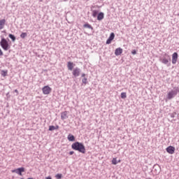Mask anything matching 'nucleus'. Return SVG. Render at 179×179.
Returning <instances> with one entry per match:
<instances>
[{"mask_svg": "<svg viewBox=\"0 0 179 179\" xmlns=\"http://www.w3.org/2000/svg\"><path fill=\"white\" fill-rule=\"evenodd\" d=\"M8 37L12 40L13 43H15V41H16V36H15V35L9 34Z\"/></svg>", "mask_w": 179, "mask_h": 179, "instance_id": "18", "label": "nucleus"}, {"mask_svg": "<svg viewBox=\"0 0 179 179\" xmlns=\"http://www.w3.org/2000/svg\"><path fill=\"white\" fill-rule=\"evenodd\" d=\"M27 36V33H26V32H22V33L20 34V38H26Z\"/></svg>", "mask_w": 179, "mask_h": 179, "instance_id": "22", "label": "nucleus"}, {"mask_svg": "<svg viewBox=\"0 0 179 179\" xmlns=\"http://www.w3.org/2000/svg\"><path fill=\"white\" fill-rule=\"evenodd\" d=\"M3 33H6V31H3Z\"/></svg>", "mask_w": 179, "mask_h": 179, "instance_id": "39", "label": "nucleus"}, {"mask_svg": "<svg viewBox=\"0 0 179 179\" xmlns=\"http://www.w3.org/2000/svg\"><path fill=\"white\" fill-rule=\"evenodd\" d=\"M175 94H178L179 93V86L173 87V90H172Z\"/></svg>", "mask_w": 179, "mask_h": 179, "instance_id": "20", "label": "nucleus"}, {"mask_svg": "<svg viewBox=\"0 0 179 179\" xmlns=\"http://www.w3.org/2000/svg\"><path fill=\"white\" fill-rule=\"evenodd\" d=\"M176 115H177V113H173L171 114V118H174V117H176Z\"/></svg>", "mask_w": 179, "mask_h": 179, "instance_id": "28", "label": "nucleus"}, {"mask_svg": "<svg viewBox=\"0 0 179 179\" xmlns=\"http://www.w3.org/2000/svg\"><path fill=\"white\" fill-rule=\"evenodd\" d=\"M75 66V64L71 62H67V68L69 71H73V67Z\"/></svg>", "mask_w": 179, "mask_h": 179, "instance_id": "12", "label": "nucleus"}, {"mask_svg": "<svg viewBox=\"0 0 179 179\" xmlns=\"http://www.w3.org/2000/svg\"><path fill=\"white\" fill-rule=\"evenodd\" d=\"M45 179H52V178H51V176H48L45 178Z\"/></svg>", "mask_w": 179, "mask_h": 179, "instance_id": "36", "label": "nucleus"}, {"mask_svg": "<svg viewBox=\"0 0 179 179\" xmlns=\"http://www.w3.org/2000/svg\"><path fill=\"white\" fill-rule=\"evenodd\" d=\"M178 16H179V14H178Z\"/></svg>", "mask_w": 179, "mask_h": 179, "instance_id": "41", "label": "nucleus"}, {"mask_svg": "<svg viewBox=\"0 0 179 179\" xmlns=\"http://www.w3.org/2000/svg\"><path fill=\"white\" fill-rule=\"evenodd\" d=\"M176 92H173L172 90L171 92H169L168 93V95H167V99L168 100H171V99H173L174 97H176Z\"/></svg>", "mask_w": 179, "mask_h": 179, "instance_id": "10", "label": "nucleus"}, {"mask_svg": "<svg viewBox=\"0 0 179 179\" xmlns=\"http://www.w3.org/2000/svg\"><path fill=\"white\" fill-rule=\"evenodd\" d=\"M82 82L84 85H87V78H83Z\"/></svg>", "mask_w": 179, "mask_h": 179, "instance_id": "27", "label": "nucleus"}, {"mask_svg": "<svg viewBox=\"0 0 179 179\" xmlns=\"http://www.w3.org/2000/svg\"><path fill=\"white\" fill-rule=\"evenodd\" d=\"M1 76H3V77L7 76H8V70H2L1 71Z\"/></svg>", "mask_w": 179, "mask_h": 179, "instance_id": "19", "label": "nucleus"}, {"mask_svg": "<svg viewBox=\"0 0 179 179\" xmlns=\"http://www.w3.org/2000/svg\"><path fill=\"white\" fill-rule=\"evenodd\" d=\"M68 119V111H64L61 113V120L64 121V120Z\"/></svg>", "mask_w": 179, "mask_h": 179, "instance_id": "11", "label": "nucleus"}, {"mask_svg": "<svg viewBox=\"0 0 179 179\" xmlns=\"http://www.w3.org/2000/svg\"><path fill=\"white\" fill-rule=\"evenodd\" d=\"M131 54H132L133 55H136V50H133L131 51Z\"/></svg>", "mask_w": 179, "mask_h": 179, "instance_id": "29", "label": "nucleus"}, {"mask_svg": "<svg viewBox=\"0 0 179 179\" xmlns=\"http://www.w3.org/2000/svg\"><path fill=\"white\" fill-rule=\"evenodd\" d=\"M71 148L73 149V150H77L80 153H83V155H85V153H86V148L85 147V145L79 141L73 143L71 145Z\"/></svg>", "mask_w": 179, "mask_h": 179, "instance_id": "1", "label": "nucleus"}, {"mask_svg": "<svg viewBox=\"0 0 179 179\" xmlns=\"http://www.w3.org/2000/svg\"><path fill=\"white\" fill-rule=\"evenodd\" d=\"M55 129H59V125H56V126H55Z\"/></svg>", "mask_w": 179, "mask_h": 179, "instance_id": "33", "label": "nucleus"}, {"mask_svg": "<svg viewBox=\"0 0 179 179\" xmlns=\"http://www.w3.org/2000/svg\"><path fill=\"white\" fill-rule=\"evenodd\" d=\"M83 27L85 29H90V30H94L93 27H92L90 25V24H89L87 22H86L85 24H83Z\"/></svg>", "mask_w": 179, "mask_h": 179, "instance_id": "17", "label": "nucleus"}, {"mask_svg": "<svg viewBox=\"0 0 179 179\" xmlns=\"http://www.w3.org/2000/svg\"><path fill=\"white\" fill-rule=\"evenodd\" d=\"M80 72H82V70L79 67H76L73 70L72 75L74 78H78V76H80Z\"/></svg>", "mask_w": 179, "mask_h": 179, "instance_id": "5", "label": "nucleus"}, {"mask_svg": "<svg viewBox=\"0 0 179 179\" xmlns=\"http://www.w3.org/2000/svg\"><path fill=\"white\" fill-rule=\"evenodd\" d=\"M3 55V52H2V50L0 48V57H2Z\"/></svg>", "mask_w": 179, "mask_h": 179, "instance_id": "30", "label": "nucleus"}, {"mask_svg": "<svg viewBox=\"0 0 179 179\" xmlns=\"http://www.w3.org/2000/svg\"><path fill=\"white\" fill-rule=\"evenodd\" d=\"M73 153H75L74 151H70V152H69V155H70V156H72V155H73Z\"/></svg>", "mask_w": 179, "mask_h": 179, "instance_id": "31", "label": "nucleus"}, {"mask_svg": "<svg viewBox=\"0 0 179 179\" xmlns=\"http://www.w3.org/2000/svg\"><path fill=\"white\" fill-rule=\"evenodd\" d=\"M51 87H50L48 85H46L42 88L43 94H50L51 93Z\"/></svg>", "mask_w": 179, "mask_h": 179, "instance_id": "6", "label": "nucleus"}, {"mask_svg": "<svg viewBox=\"0 0 179 179\" xmlns=\"http://www.w3.org/2000/svg\"><path fill=\"white\" fill-rule=\"evenodd\" d=\"M160 62L164 64V65H166V66H170L171 65V57L167 53H165L162 55V57L159 58Z\"/></svg>", "mask_w": 179, "mask_h": 179, "instance_id": "2", "label": "nucleus"}, {"mask_svg": "<svg viewBox=\"0 0 179 179\" xmlns=\"http://www.w3.org/2000/svg\"><path fill=\"white\" fill-rule=\"evenodd\" d=\"M67 139L69 142H75V136L71 134H69L67 136Z\"/></svg>", "mask_w": 179, "mask_h": 179, "instance_id": "14", "label": "nucleus"}, {"mask_svg": "<svg viewBox=\"0 0 179 179\" xmlns=\"http://www.w3.org/2000/svg\"><path fill=\"white\" fill-rule=\"evenodd\" d=\"M24 171H26V169H24V167H20V168H17L16 169L13 170L12 173H15L16 174H18V176H23L22 173H24Z\"/></svg>", "mask_w": 179, "mask_h": 179, "instance_id": "4", "label": "nucleus"}, {"mask_svg": "<svg viewBox=\"0 0 179 179\" xmlns=\"http://www.w3.org/2000/svg\"><path fill=\"white\" fill-rule=\"evenodd\" d=\"M104 19V13L101 12L97 15V20H103Z\"/></svg>", "mask_w": 179, "mask_h": 179, "instance_id": "15", "label": "nucleus"}, {"mask_svg": "<svg viewBox=\"0 0 179 179\" xmlns=\"http://www.w3.org/2000/svg\"><path fill=\"white\" fill-rule=\"evenodd\" d=\"M15 93H17V94H19V91L17 90H15Z\"/></svg>", "mask_w": 179, "mask_h": 179, "instance_id": "34", "label": "nucleus"}, {"mask_svg": "<svg viewBox=\"0 0 179 179\" xmlns=\"http://www.w3.org/2000/svg\"><path fill=\"white\" fill-rule=\"evenodd\" d=\"M27 179H34V178H28Z\"/></svg>", "mask_w": 179, "mask_h": 179, "instance_id": "38", "label": "nucleus"}, {"mask_svg": "<svg viewBox=\"0 0 179 179\" xmlns=\"http://www.w3.org/2000/svg\"><path fill=\"white\" fill-rule=\"evenodd\" d=\"M48 131H55V126H53V125L49 126Z\"/></svg>", "mask_w": 179, "mask_h": 179, "instance_id": "25", "label": "nucleus"}, {"mask_svg": "<svg viewBox=\"0 0 179 179\" xmlns=\"http://www.w3.org/2000/svg\"><path fill=\"white\" fill-rule=\"evenodd\" d=\"M178 59V53L174 52L172 55V64H177V59Z\"/></svg>", "mask_w": 179, "mask_h": 179, "instance_id": "9", "label": "nucleus"}, {"mask_svg": "<svg viewBox=\"0 0 179 179\" xmlns=\"http://www.w3.org/2000/svg\"><path fill=\"white\" fill-rule=\"evenodd\" d=\"M156 167L159 169V165H154L153 169H156Z\"/></svg>", "mask_w": 179, "mask_h": 179, "instance_id": "35", "label": "nucleus"}, {"mask_svg": "<svg viewBox=\"0 0 179 179\" xmlns=\"http://www.w3.org/2000/svg\"><path fill=\"white\" fill-rule=\"evenodd\" d=\"M5 23H6V20L2 19L0 20V30H2L5 27Z\"/></svg>", "mask_w": 179, "mask_h": 179, "instance_id": "16", "label": "nucleus"}, {"mask_svg": "<svg viewBox=\"0 0 179 179\" xmlns=\"http://www.w3.org/2000/svg\"><path fill=\"white\" fill-rule=\"evenodd\" d=\"M166 150L167 153H169V155H174V152H176V148L169 145V147L166 148Z\"/></svg>", "mask_w": 179, "mask_h": 179, "instance_id": "7", "label": "nucleus"}, {"mask_svg": "<svg viewBox=\"0 0 179 179\" xmlns=\"http://www.w3.org/2000/svg\"><path fill=\"white\" fill-rule=\"evenodd\" d=\"M115 37V34L113 32L110 33V36L108 37V38L106 42V44H111V41L114 40Z\"/></svg>", "mask_w": 179, "mask_h": 179, "instance_id": "8", "label": "nucleus"}, {"mask_svg": "<svg viewBox=\"0 0 179 179\" xmlns=\"http://www.w3.org/2000/svg\"><path fill=\"white\" fill-rule=\"evenodd\" d=\"M112 164H115V165L118 164V162H117V158H113L112 159Z\"/></svg>", "mask_w": 179, "mask_h": 179, "instance_id": "26", "label": "nucleus"}, {"mask_svg": "<svg viewBox=\"0 0 179 179\" xmlns=\"http://www.w3.org/2000/svg\"><path fill=\"white\" fill-rule=\"evenodd\" d=\"M55 178H56L57 179H61V178H62V173H57V174H56V175H55Z\"/></svg>", "mask_w": 179, "mask_h": 179, "instance_id": "24", "label": "nucleus"}, {"mask_svg": "<svg viewBox=\"0 0 179 179\" xmlns=\"http://www.w3.org/2000/svg\"><path fill=\"white\" fill-rule=\"evenodd\" d=\"M65 1H66V0H64Z\"/></svg>", "mask_w": 179, "mask_h": 179, "instance_id": "40", "label": "nucleus"}, {"mask_svg": "<svg viewBox=\"0 0 179 179\" xmlns=\"http://www.w3.org/2000/svg\"><path fill=\"white\" fill-rule=\"evenodd\" d=\"M121 54H122V48H117L115 50V55H116V57H118V55H121Z\"/></svg>", "mask_w": 179, "mask_h": 179, "instance_id": "13", "label": "nucleus"}, {"mask_svg": "<svg viewBox=\"0 0 179 179\" xmlns=\"http://www.w3.org/2000/svg\"><path fill=\"white\" fill-rule=\"evenodd\" d=\"M85 76H86V74L85 73L81 74V78H85Z\"/></svg>", "mask_w": 179, "mask_h": 179, "instance_id": "32", "label": "nucleus"}, {"mask_svg": "<svg viewBox=\"0 0 179 179\" xmlns=\"http://www.w3.org/2000/svg\"><path fill=\"white\" fill-rule=\"evenodd\" d=\"M1 41H0V45L1 48L4 51H8V50H10V45H9V42H8V40L5 38L3 36H1Z\"/></svg>", "mask_w": 179, "mask_h": 179, "instance_id": "3", "label": "nucleus"}, {"mask_svg": "<svg viewBox=\"0 0 179 179\" xmlns=\"http://www.w3.org/2000/svg\"><path fill=\"white\" fill-rule=\"evenodd\" d=\"M98 15H99V11L97 10H94L92 11L93 17H96Z\"/></svg>", "mask_w": 179, "mask_h": 179, "instance_id": "21", "label": "nucleus"}, {"mask_svg": "<svg viewBox=\"0 0 179 179\" xmlns=\"http://www.w3.org/2000/svg\"><path fill=\"white\" fill-rule=\"evenodd\" d=\"M121 99H125L127 97V92H122L120 94Z\"/></svg>", "mask_w": 179, "mask_h": 179, "instance_id": "23", "label": "nucleus"}, {"mask_svg": "<svg viewBox=\"0 0 179 179\" xmlns=\"http://www.w3.org/2000/svg\"><path fill=\"white\" fill-rule=\"evenodd\" d=\"M117 163H121V160H119V161L117 162Z\"/></svg>", "mask_w": 179, "mask_h": 179, "instance_id": "37", "label": "nucleus"}]
</instances>
